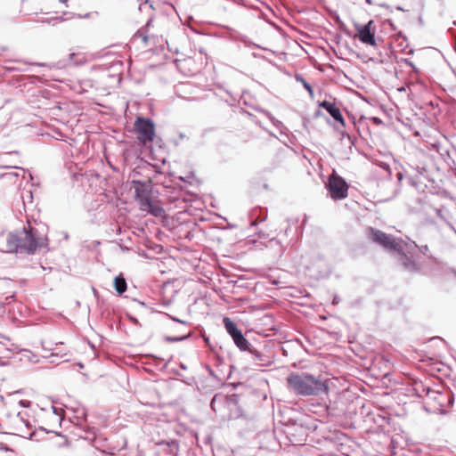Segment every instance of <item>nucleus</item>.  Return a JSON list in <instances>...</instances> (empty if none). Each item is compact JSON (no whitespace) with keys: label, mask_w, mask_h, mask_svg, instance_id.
Masks as SVG:
<instances>
[{"label":"nucleus","mask_w":456,"mask_h":456,"mask_svg":"<svg viewBox=\"0 0 456 456\" xmlns=\"http://www.w3.org/2000/svg\"><path fill=\"white\" fill-rule=\"evenodd\" d=\"M227 404L228 395L222 393L216 394L210 402V407L215 412L221 411L223 409H225Z\"/></svg>","instance_id":"obj_19"},{"label":"nucleus","mask_w":456,"mask_h":456,"mask_svg":"<svg viewBox=\"0 0 456 456\" xmlns=\"http://www.w3.org/2000/svg\"><path fill=\"white\" fill-rule=\"evenodd\" d=\"M251 394V387L244 382H230V419L244 416V405Z\"/></svg>","instance_id":"obj_6"},{"label":"nucleus","mask_w":456,"mask_h":456,"mask_svg":"<svg viewBox=\"0 0 456 456\" xmlns=\"http://www.w3.org/2000/svg\"><path fill=\"white\" fill-rule=\"evenodd\" d=\"M408 182H409V183H410L411 186H413V187H415V188H417V189H419V183H421V182L419 181V176H417V177H409V178H408Z\"/></svg>","instance_id":"obj_33"},{"label":"nucleus","mask_w":456,"mask_h":456,"mask_svg":"<svg viewBox=\"0 0 456 456\" xmlns=\"http://www.w3.org/2000/svg\"><path fill=\"white\" fill-rule=\"evenodd\" d=\"M179 179L184 183H188L192 185L191 179H194V173L191 172L186 177L179 176Z\"/></svg>","instance_id":"obj_34"},{"label":"nucleus","mask_w":456,"mask_h":456,"mask_svg":"<svg viewBox=\"0 0 456 456\" xmlns=\"http://www.w3.org/2000/svg\"><path fill=\"white\" fill-rule=\"evenodd\" d=\"M134 129L137 134L139 145L146 148L145 157L154 159L153 147L151 145L156 138V125L154 121L149 117L138 115L134 123Z\"/></svg>","instance_id":"obj_5"},{"label":"nucleus","mask_w":456,"mask_h":456,"mask_svg":"<svg viewBox=\"0 0 456 456\" xmlns=\"http://www.w3.org/2000/svg\"><path fill=\"white\" fill-rule=\"evenodd\" d=\"M126 318L129 320L131 323L134 325H140L138 319L135 316L132 315L131 314L127 313Z\"/></svg>","instance_id":"obj_37"},{"label":"nucleus","mask_w":456,"mask_h":456,"mask_svg":"<svg viewBox=\"0 0 456 456\" xmlns=\"http://www.w3.org/2000/svg\"><path fill=\"white\" fill-rule=\"evenodd\" d=\"M224 289H225V288L219 289V291H220V297L222 298L223 301L228 302L227 295L224 293Z\"/></svg>","instance_id":"obj_42"},{"label":"nucleus","mask_w":456,"mask_h":456,"mask_svg":"<svg viewBox=\"0 0 456 456\" xmlns=\"http://www.w3.org/2000/svg\"><path fill=\"white\" fill-rule=\"evenodd\" d=\"M341 301V298L338 295H334L332 299L333 305H338Z\"/></svg>","instance_id":"obj_48"},{"label":"nucleus","mask_w":456,"mask_h":456,"mask_svg":"<svg viewBox=\"0 0 456 456\" xmlns=\"http://www.w3.org/2000/svg\"><path fill=\"white\" fill-rule=\"evenodd\" d=\"M69 422L75 424V428L77 432L73 431V434L81 439H87L84 436V434H94V429L93 428L84 426V424L87 421V412L86 410L83 411L82 416L75 415L73 418H69Z\"/></svg>","instance_id":"obj_15"},{"label":"nucleus","mask_w":456,"mask_h":456,"mask_svg":"<svg viewBox=\"0 0 456 456\" xmlns=\"http://www.w3.org/2000/svg\"><path fill=\"white\" fill-rule=\"evenodd\" d=\"M257 235H258V238H259V239H265V233H263V232H257Z\"/></svg>","instance_id":"obj_59"},{"label":"nucleus","mask_w":456,"mask_h":456,"mask_svg":"<svg viewBox=\"0 0 456 456\" xmlns=\"http://www.w3.org/2000/svg\"><path fill=\"white\" fill-rule=\"evenodd\" d=\"M266 218L267 209L256 207L252 208L248 213L246 219L242 220V224H239L230 223V233L233 232L235 235H237V230H240V236L236 241H234V243H232V246L230 247V253L236 250L240 251L234 253V256L230 254V258L239 257L252 247L261 248L262 246H265L264 242L258 241L256 239H255L251 232L259 223L265 221Z\"/></svg>","instance_id":"obj_2"},{"label":"nucleus","mask_w":456,"mask_h":456,"mask_svg":"<svg viewBox=\"0 0 456 456\" xmlns=\"http://www.w3.org/2000/svg\"><path fill=\"white\" fill-rule=\"evenodd\" d=\"M288 387L301 396H315L328 393L329 387L322 376H314L308 372H292L287 379Z\"/></svg>","instance_id":"obj_3"},{"label":"nucleus","mask_w":456,"mask_h":456,"mask_svg":"<svg viewBox=\"0 0 456 456\" xmlns=\"http://www.w3.org/2000/svg\"><path fill=\"white\" fill-rule=\"evenodd\" d=\"M147 247H148V248L152 249V250H154L156 252H159V250H158V249H161L162 248L161 245L157 244L155 242H151V241L148 242Z\"/></svg>","instance_id":"obj_35"},{"label":"nucleus","mask_w":456,"mask_h":456,"mask_svg":"<svg viewBox=\"0 0 456 456\" xmlns=\"http://www.w3.org/2000/svg\"><path fill=\"white\" fill-rule=\"evenodd\" d=\"M52 409H53V412L55 415L59 416V417H60V421H61V420H62V412H63V410H62V409H61V408H57V407H55V406H52Z\"/></svg>","instance_id":"obj_38"},{"label":"nucleus","mask_w":456,"mask_h":456,"mask_svg":"<svg viewBox=\"0 0 456 456\" xmlns=\"http://www.w3.org/2000/svg\"><path fill=\"white\" fill-rule=\"evenodd\" d=\"M402 38V41L398 44V46L402 48V50H404L409 46L407 43V37L404 36L401 31L397 33V39Z\"/></svg>","instance_id":"obj_30"},{"label":"nucleus","mask_w":456,"mask_h":456,"mask_svg":"<svg viewBox=\"0 0 456 456\" xmlns=\"http://www.w3.org/2000/svg\"><path fill=\"white\" fill-rule=\"evenodd\" d=\"M72 17H73V14L71 12H63L62 15L53 16V17H50V18H40V19L37 20L36 21L40 22V23H47L49 25L55 26L56 24L62 22L64 20H67Z\"/></svg>","instance_id":"obj_20"},{"label":"nucleus","mask_w":456,"mask_h":456,"mask_svg":"<svg viewBox=\"0 0 456 456\" xmlns=\"http://www.w3.org/2000/svg\"><path fill=\"white\" fill-rule=\"evenodd\" d=\"M149 4L151 9H154L153 4L151 0H144V4Z\"/></svg>","instance_id":"obj_54"},{"label":"nucleus","mask_w":456,"mask_h":456,"mask_svg":"<svg viewBox=\"0 0 456 456\" xmlns=\"http://www.w3.org/2000/svg\"><path fill=\"white\" fill-rule=\"evenodd\" d=\"M203 339L206 343V346L208 347L213 352L214 359L216 360V365H221L224 362V358L220 355V354L214 348L213 345L210 342V338L206 334L203 335Z\"/></svg>","instance_id":"obj_22"},{"label":"nucleus","mask_w":456,"mask_h":456,"mask_svg":"<svg viewBox=\"0 0 456 456\" xmlns=\"http://www.w3.org/2000/svg\"><path fill=\"white\" fill-rule=\"evenodd\" d=\"M336 129L339 132L342 139L346 138L351 145L354 144V138L346 131L339 130V127H337Z\"/></svg>","instance_id":"obj_31"},{"label":"nucleus","mask_w":456,"mask_h":456,"mask_svg":"<svg viewBox=\"0 0 456 456\" xmlns=\"http://www.w3.org/2000/svg\"><path fill=\"white\" fill-rule=\"evenodd\" d=\"M197 198V195L192 192H188L187 195L183 199V202H192Z\"/></svg>","instance_id":"obj_36"},{"label":"nucleus","mask_w":456,"mask_h":456,"mask_svg":"<svg viewBox=\"0 0 456 456\" xmlns=\"http://www.w3.org/2000/svg\"><path fill=\"white\" fill-rule=\"evenodd\" d=\"M131 188L134 190V199L138 205L152 198V180L149 178L146 181L133 179Z\"/></svg>","instance_id":"obj_12"},{"label":"nucleus","mask_w":456,"mask_h":456,"mask_svg":"<svg viewBox=\"0 0 456 456\" xmlns=\"http://www.w3.org/2000/svg\"><path fill=\"white\" fill-rule=\"evenodd\" d=\"M138 34H140V36L142 37V41L144 43H147L149 41V36L145 35V34H141L140 31L137 32Z\"/></svg>","instance_id":"obj_49"},{"label":"nucleus","mask_w":456,"mask_h":456,"mask_svg":"<svg viewBox=\"0 0 456 456\" xmlns=\"http://www.w3.org/2000/svg\"><path fill=\"white\" fill-rule=\"evenodd\" d=\"M179 367L183 370H186L187 369V366L183 363V362H180L179 363Z\"/></svg>","instance_id":"obj_60"},{"label":"nucleus","mask_w":456,"mask_h":456,"mask_svg":"<svg viewBox=\"0 0 456 456\" xmlns=\"http://www.w3.org/2000/svg\"><path fill=\"white\" fill-rule=\"evenodd\" d=\"M248 354H251L253 360L258 362L261 366L266 365L265 356L261 352L255 349L254 346L252 347V350L248 352Z\"/></svg>","instance_id":"obj_24"},{"label":"nucleus","mask_w":456,"mask_h":456,"mask_svg":"<svg viewBox=\"0 0 456 456\" xmlns=\"http://www.w3.org/2000/svg\"><path fill=\"white\" fill-rule=\"evenodd\" d=\"M75 56H76V53H69V59L70 61H72V60L74 59V57H75Z\"/></svg>","instance_id":"obj_64"},{"label":"nucleus","mask_w":456,"mask_h":456,"mask_svg":"<svg viewBox=\"0 0 456 456\" xmlns=\"http://www.w3.org/2000/svg\"><path fill=\"white\" fill-rule=\"evenodd\" d=\"M223 324L226 331L228 332V316L224 315L223 317Z\"/></svg>","instance_id":"obj_44"},{"label":"nucleus","mask_w":456,"mask_h":456,"mask_svg":"<svg viewBox=\"0 0 456 456\" xmlns=\"http://www.w3.org/2000/svg\"><path fill=\"white\" fill-rule=\"evenodd\" d=\"M23 423L25 424V426H26L28 428H31V424L29 423V421H28V420L25 419V420L23 421Z\"/></svg>","instance_id":"obj_57"},{"label":"nucleus","mask_w":456,"mask_h":456,"mask_svg":"<svg viewBox=\"0 0 456 456\" xmlns=\"http://www.w3.org/2000/svg\"><path fill=\"white\" fill-rule=\"evenodd\" d=\"M291 428H294L296 431H298V436H299L298 438L289 437V441L292 444H296V443H301V442L305 441V438L308 435V431L311 429H315L316 425H315L314 421L310 419L309 417H304V418L295 419L292 423ZM288 434L291 435L292 436H295V435L290 432H288Z\"/></svg>","instance_id":"obj_13"},{"label":"nucleus","mask_w":456,"mask_h":456,"mask_svg":"<svg viewBox=\"0 0 456 456\" xmlns=\"http://www.w3.org/2000/svg\"><path fill=\"white\" fill-rule=\"evenodd\" d=\"M326 188L333 200H343L347 197L348 184L343 177L336 173L330 175Z\"/></svg>","instance_id":"obj_10"},{"label":"nucleus","mask_w":456,"mask_h":456,"mask_svg":"<svg viewBox=\"0 0 456 456\" xmlns=\"http://www.w3.org/2000/svg\"><path fill=\"white\" fill-rule=\"evenodd\" d=\"M380 167H381L384 170L387 171L389 174L391 173L390 166H389L387 163L382 162V163H381V165H380Z\"/></svg>","instance_id":"obj_43"},{"label":"nucleus","mask_w":456,"mask_h":456,"mask_svg":"<svg viewBox=\"0 0 456 456\" xmlns=\"http://www.w3.org/2000/svg\"><path fill=\"white\" fill-rule=\"evenodd\" d=\"M178 136L180 140H183L186 137V135L183 133H179Z\"/></svg>","instance_id":"obj_61"},{"label":"nucleus","mask_w":456,"mask_h":456,"mask_svg":"<svg viewBox=\"0 0 456 456\" xmlns=\"http://www.w3.org/2000/svg\"><path fill=\"white\" fill-rule=\"evenodd\" d=\"M19 175L18 173L15 172H10V173H4L0 175V177L2 178H12V177H17Z\"/></svg>","instance_id":"obj_40"},{"label":"nucleus","mask_w":456,"mask_h":456,"mask_svg":"<svg viewBox=\"0 0 456 456\" xmlns=\"http://www.w3.org/2000/svg\"><path fill=\"white\" fill-rule=\"evenodd\" d=\"M215 94L216 96L220 97L225 102H228V100L224 97V95L228 94V89L224 86H223V85H216V89H215Z\"/></svg>","instance_id":"obj_25"},{"label":"nucleus","mask_w":456,"mask_h":456,"mask_svg":"<svg viewBox=\"0 0 456 456\" xmlns=\"http://www.w3.org/2000/svg\"><path fill=\"white\" fill-rule=\"evenodd\" d=\"M235 275L230 273V293L238 295V297L230 296V310L236 308L240 303L247 301V297L244 295L247 289L248 288V282L247 279L240 277L237 280H232Z\"/></svg>","instance_id":"obj_9"},{"label":"nucleus","mask_w":456,"mask_h":456,"mask_svg":"<svg viewBox=\"0 0 456 456\" xmlns=\"http://www.w3.org/2000/svg\"><path fill=\"white\" fill-rule=\"evenodd\" d=\"M436 216L440 217L442 220L447 223L445 217L443 215V211L441 209H436Z\"/></svg>","instance_id":"obj_46"},{"label":"nucleus","mask_w":456,"mask_h":456,"mask_svg":"<svg viewBox=\"0 0 456 456\" xmlns=\"http://www.w3.org/2000/svg\"><path fill=\"white\" fill-rule=\"evenodd\" d=\"M404 62H405L408 66H410V67H411V69H412L416 73H418V72H419L418 68L414 65V63H413L411 60H409V59H404Z\"/></svg>","instance_id":"obj_41"},{"label":"nucleus","mask_w":456,"mask_h":456,"mask_svg":"<svg viewBox=\"0 0 456 456\" xmlns=\"http://www.w3.org/2000/svg\"><path fill=\"white\" fill-rule=\"evenodd\" d=\"M0 450H3L4 452H9V451H11V448L8 445H6V444H2L1 446H0Z\"/></svg>","instance_id":"obj_51"},{"label":"nucleus","mask_w":456,"mask_h":456,"mask_svg":"<svg viewBox=\"0 0 456 456\" xmlns=\"http://www.w3.org/2000/svg\"><path fill=\"white\" fill-rule=\"evenodd\" d=\"M147 358L154 359V360H158V361H162L163 360L162 358H160V357H159V356H157V355H155L153 354H147Z\"/></svg>","instance_id":"obj_47"},{"label":"nucleus","mask_w":456,"mask_h":456,"mask_svg":"<svg viewBox=\"0 0 456 456\" xmlns=\"http://www.w3.org/2000/svg\"><path fill=\"white\" fill-rule=\"evenodd\" d=\"M230 338L233 341L236 347L244 353L252 350V344L248 340L242 331L238 328L237 324L230 320Z\"/></svg>","instance_id":"obj_14"},{"label":"nucleus","mask_w":456,"mask_h":456,"mask_svg":"<svg viewBox=\"0 0 456 456\" xmlns=\"http://www.w3.org/2000/svg\"><path fill=\"white\" fill-rule=\"evenodd\" d=\"M417 248L418 246L415 242H411L410 244L404 243L403 244V251L397 252L399 255L400 264L405 271L411 273L420 271V266L414 259L411 252V250L416 249Z\"/></svg>","instance_id":"obj_11"},{"label":"nucleus","mask_w":456,"mask_h":456,"mask_svg":"<svg viewBox=\"0 0 456 456\" xmlns=\"http://www.w3.org/2000/svg\"><path fill=\"white\" fill-rule=\"evenodd\" d=\"M367 235L371 241L383 247L389 252L394 253L403 251V240H397L394 236L387 234L381 230L369 227L367 229Z\"/></svg>","instance_id":"obj_8"},{"label":"nucleus","mask_w":456,"mask_h":456,"mask_svg":"<svg viewBox=\"0 0 456 456\" xmlns=\"http://www.w3.org/2000/svg\"><path fill=\"white\" fill-rule=\"evenodd\" d=\"M40 431V432H43L45 434H48L50 433L51 431L47 430L46 428H43V427H40L38 428V430L35 429L34 431H32L31 433H29L28 435V439H34L36 436H37V432Z\"/></svg>","instance_id":"obj_32"},{"label":"nucleus","mask_w":456,"mask_h":456,"mask_svg":"<svg viewBox=\"0 0 456 456\" xmlns=\"http://www.w3.org/2000/svg\"><path fill=\"white\" fill-rule=\"evenodd\" d=\"M141 163H142L141 166H138L137 168H139V167H142V168L151 167V168H153L155 173H157V174L161 173L160 167L158 164H151L150 162H148L146 160H143L142 159H141Z\"/></svg>","instance_id":"obj_27"},{"label":"nucleus","mask_w":456,"mask_h":456,"mask_svg":"<svg viewBox=\"0 0 456 456\" xmlns=\"http://www.w3.org/2000/svg\"><path fill=\"white\" fill-rule=\"evenodd\" d=\"M413 390L417 396L424 397L425 409L429 412L444 414L446 409L452 405L453 395L450 392L431 389L422 382L415 383Z\"/></svg>","instance_id":"obj_4"},{"label":"nucleus","mask_w":456,"mask_h":456,"mask_svg":"<svg viewBox=\"0 0 456 456\" xmlns=\"http://www.w3.org/2000/svg\"><path fill=\"white\" fill-rule=\"evenodd\" d=\"M48 227L45 224H39L38 227L30 224L22 230L10 232L6 240L8 253L34 255L44 248H48Z\"/></svg>","instance_id":"obj_1"},{"label":"nucleus","mask_w":456,"mask_h":456,"mask_svg":"<svg viewBox=\"0 0 456 456\" xmlns=\"http://www.w3.org/2000/svg\"><path fill=\"white\" fill-rule=\"evenodd\" d=\"M139 209L155 217L166 216V210L164 208L152 198L139 205Z\"/></svg>","instance_id":"obj_16"},{"label":"nucleus","mask_w":456,"mask_h":456,"mask_svg":"<svg viewBox=\"0 0 456 456\" xmlns=\"http://www.w3.org/2000/svg\"><path fill=\"white\" fill-rule=\"evenodd\" d=\"M140 256H143V257H145V258H149V256H148V255H147V253H146L145 251H142V252L140 253Z\"/></svg>","instance_id":"obj_62"},{"label":"nucleus","mask_w":456,"mask_h":456,"mask_svg":"<svg viewBox=\"0 0 456 456\" xmlns=\"http://www.w3.org/2000/svg\"><path fill=\"white\" fill-rule=\"evenodd\" d=\"M113 287L118 295H122L127 289V283L124 276L120 273L115 276L113 280Z\"/></svg>","instance_id":"obj_21"},{"label":"nucleus","mask_w":456,"mask_h":456,"mask_svg":"<svg viewBox=\"0 0 456 456\" xmlns=\"http://www.w3.org/2000/svg\"><path fill=\"white\" fill-rule=\"evenodd\" d=\"M30 402L28 401H26V400H20V404L22 406V407H28L29 405Z\"/></svg>","instance_id":"obj_50"},{"label":"nucleus","mask_w":456,"mask_h":456,"mask_svg":"<svg viewBox=\"0 0 456 456\" xmlns=\"http://www.w3.org/2000/svg\"><path fill=\"white\" fill-rule=\"evenodd\" d=\"M296 78L297 81L301 82L304 88L309 93L310 96L313 97L314 96L313 86L301 76H297Z\"/></svg>","instance_id":"obj_28"},{"label":"nucleus","mask_w":456,"mask_h":456,"mask_svg":"<svg viewBox=\"0 0 456 456\" xmlns=\"http://www.w3.org/2000/svg\"><path fill=\"white\" fill-rule=\"evenodd\" d=\"M166 315H167L170 320H172V321H173V322H178V323H181V324H187V322L183 321V320H181V319L177 318L176 316H173V315H171V314H166Z\"/></svg>","instance_id":"obj_39"},{"label":"nucleus","mask_w":456,"mask_h":456,"mask_svg":"<svg viewBox=\"0 0 456 456\" xmlns=\"http://www.w3.org/2000/svg\"><path fill=\"white\" fill-rule=\"evenodd\" d=\"M318 106L325 110L335 121L339 123L340 126H342L343 128L346 126L345 118L339 108L337 107L335 103L324 100L319 102Z\"/></svg>","instance_id":"obj_17"},{"label":"nucleus","mask_w":456,"mask_h":456,"mask_svg":"<svg viewBox=\"0 0 456 456\" xmlns=\"http://www.w3.org/2000/svg\"><path fill=\"white\" fill-rule=\"evenodd\" d=\"M346 435L340 431L330 432L326 436H323L325 444L338 450L344 445Z\"/></svg>","instance_id":"obj_18"},{"label":"nucleus","mask_w":456,"mask_h":456,"mask_svg":"<svg viewBox=\"0 0 456 456\" xmlns=\"http://www.w3.org/2000/svg\"><path fill=\"white\" fill-rule=\"evenodd\" d=\"M20 354H21V357L20 360H22L24 357L28 359L29 362H37V355L33 354L29 350L20 349Z\"/></svg>","instance_id":"obj_26"},{"label":"nucleus","mask_w":456,"mask_h":456,"mask_svg":"<svg viewBox=\"0 0 456 456\" xmlns=\"http://www.w3.org/2000/svg\"><path fill=\"white\" fill-rule=\"evenodd\" d=\"M262 112L268 118L274 126L280 127L282 126V122L276 119L268 110H263Z\"/></svg>","instance_id":"obj_29"},{"label":"nucleus","mask_w":456,"mask_h":456,"mask_svg":"<svg viewBox=\"0 0 456 456\" xmlns=\"http://www.w3.org/2000/svg\"><path fill=\"white\" fill-rule=\"evenodd\" d=\"M23 423L25 424V426H26L28 428H31V424L29 423V421H28V420L25 419V420L23 421Z\"/></svg>","instance_id":"obj_58"},{"label":"nucleus","mask_w":456,"mask_h":456,"mask_svg":"<svg viewBox=\"0 0 456 456\" xmlns=\"http://www.w3.org/2000/svg\"><path fill=\"white\" fill-rule=\"evenodd\" d=\"M27 200H32L33 196H32V192L30 191H27Z\"/></svg>","instance_id":"obj_56"},{"label":"nucleus","mask_w":456,"mask_h":456,"mask_svg":"<svg viewBox=\"0 0 456 456\" xmlns=\"http://www.w3.org/2000/svg\"><path fill=\"white\" fill-rule=\"evenodd\" d=\"M396 177H397V180H398L399 182H401V181L403 180V173H402V172H398V173L396 174Z\"/></svg>","instance_id":"obj_53"},{"label":"nucleus","mask_w":456,"mask_h":456,"mask_svg":"<svg viewBox=\"0 0 456 456\" xmlns=\"http://www.w3.org/2000/svg\"><path fill=\"white\" fill-rule=\"evenodd\" d=\"M191 337V333H188V334H184V335H181V336H169V335H165L163 337V340L167 343H176V342H181V341H184V340H187L188 338H190Z\"/></svg>","instance_id":"obj_23"},{"label":"nucleus","mask_w":456,"mask_h":456,"mask_svg":"<svg viewBox=\"0 0 456 456\" xmlns=\"http://www.w3.org/2000/svg\"><path fill=\"white\" fill-rule=\"evenodd\" d=\"M8 365H10V362L4 361V360H2V358H0V366H8Z\"/></svg>","instance_id":"obj_52"},{"label":"nucleus","mask_w":456,"mask_h":456,"mask_svg":"<svg viewBox=\"0 0 456 456\" xmlns=\"http://www.w3.org/2000/svg\"><path fill=\"white\" fill-rule=\"evenodd\" d=\"M386 23H387V24L390 26V28H392V30H394V31H395V30H396V27H395V25L394 24V22L392 21V20L387 19V20H386Z\"/></svg>","instance_id":"obj_45"},{"label":"nucleus","mask_w":456,"mask_h":456,"mask_svg":"<svg viewBox=\"0 0 456 456\" xmlns=\"http://www.w3.org/2000/svg\"><path fill=\"white\" fill-rule=\"evenodd\" d=\"M17 416L20 419V420L23 422L25 420L24 417L22 416L21 412H19Z\"/></svg>","instance_id":"obj_63"},{"label":"nucleus","mask_w":456,"mask_h":456,"mask_svg":"<svg viewBox=\"0 0 456 456\" xmlns=\"http://www.w3.org/2000/svg\"><path fill=\"white\" fill-rule=\"evenodd\" d=\"M27 200H32L33 196H32V192L30 191H27Z\"/></svg>","instance_id":"obj_55"},{"label":"nucleus","mask_w":456,"mask_h":456,"mask_svg":"<svg viewBox=\"0 0 456 456\" xmlns=\"http://www.w3.org/2000/svg\"><path fill=\"white\" fill-rule=\"evenodd\" d=\"M336 21L340 25V28L345 35L350 37H353L352 32L348 28H346V25L339 19L338 16L337 17ZM354 27L357 31V35L354 36V37H357L359 41L362 42V44L370 46L377 45V41L375 37L376 27L374 25V20H370L366 24L363 25L354 22Z\"/></svg>","instance_id":"obj_7"}]
</instances>
